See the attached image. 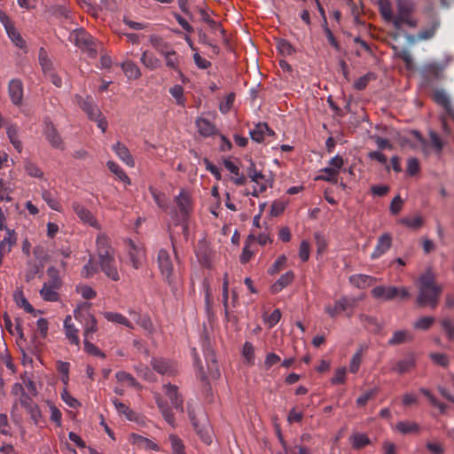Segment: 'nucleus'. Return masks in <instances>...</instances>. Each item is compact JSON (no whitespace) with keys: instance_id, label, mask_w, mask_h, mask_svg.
Instances as JSON below:
<instances>
[{"instance_id":"obj_1","label":"nucleus","mask_w":454,"mask_h":454,"mask_svg":"<svg viewBox=\"0 0 454 454\" xmlns=\"http://www.w3.org/2000/svg\"><path fill=\"white\" fill-rule=\"evenodd\" d=\"M97 254L99 259L102 271L112 281L120 280L118 270L115 265V260L113 255V248L110 246L109 239L106 234H99L96 240Z\"/></svg>"},{"instance_id":"obj_2","label":"nucleus","mask_w":454,"mask_h":454,"mask_svg":"<svg viewBox=\"0 0 454 454\" xmlns=\"http://www.w3.org/2000/svg\"><path fill=\"white\" fill-rule=\"evenodd\" d=\"M454 61V57L450 54H444L442 59H434L426 62L419 69L421 77V85L428 87L434 82L442 81L444 79L445 69Z\"/></svg>"},{"instance_id":"obj_3","label":"nucleus","mask_w":454,"mask_h":454,"mask_svg":"<svg viewBox=\"0 0 454 454\" xmlns=\"http://www.w3.org/2000/svg\"><path fill=\"white\" fill-rule=\"evenodd\" d=\"M432 98L435 104L443 109V113L440 116L442 132L446 136H450L452 129L448 124V119L454 122V106H452L450 97L444 90L434 89L432 93Z\"/></svg>"},{"instance_id":"obj_4","label":"nucleus","mask_w":454,"mask_h":454,"mask_svg":"<svg viewBox=\"0 0 454 454\" xmlns=\"http://www.w3.org/2000/svg\"><path fill=\"white\" fill-rule=\"evenodd\" d=\"M397 14L395 20V27L401 29L403 25L415 27L417 21L411 17L415 5L411 0H396Z\"/></svg>"},{"instance_id":"obj_5","label":"nucleus","mask_w":454,"mask_h":454,"mask_svg":"<svg viewBox=\"0 0 454 454\" xmlns=\"http://www.w3.org/2000/svg\"><path fill=\"white\" fill-rule=\"evenodd\" d=\"M175 202L177 209V211L175 213L178 215L179 220L183 222L181 224L182 232L184 236V239L187 240L189 230L187 224L184 223V222L189 217L192 209L190 195L188 192L182 190L180 193L175 197Z\"/></svg>"},{"instance_id":"obj_6","label":"nucleus","mask_w":454,"mask_h":454,"mask_svg":"<svg viewBox=\"0 0 454 454\" xmlns=\"http://www.w3.org/2000/svg\"><path fill=\"white\" fill-rule=\"evenodd\" d=\"M424 12L427 15L429 20L427 25L417 34L418 40L432 39L435 35L441 24L440 19L435 13L432 4H428L424 9Z\"/></svg>"},{"instance_id":"obj_7","label":"nucleus","mask_w":454,"mask_h":454,"mask_svg":"<svg viewBox=\"0 0 454 454\" xmlns=\"http://www.w3.org/2000/svg\"><path fill=\"white\" fill-rule=\"evenodd\" d=\"M441 292V286H420L417 302L420 307L434 308Z\"/></svg>"},{"instance_id":"obj_8","label":"nucleus","mask_w":454,"mask_h":454,"mask_svg":"<svg viewBox=\"0 0 454 454\" xmlns=\"http://www.w3.org/2000/svg\"><path fill=\"white\" fill-rule=\"evenodd\" d=\"M374 297L383 300L400 299L405 300L409 297V293L404 288H398L395 286H376L372 291Z\"/></svg>"},{"instance_id":"obj_9","label":"nucleus","mask_w":454,"mask_h":454,"mask_svg":"<svg viewBox=\"0 0 454 454\" xmlns=\"http://www.w3.org/2000/svg\"><path fill=\"white\" fill-rule=\"evenodd\" d=\"M158 266L164 279L169 284L176 282V274L173 270L170 255L166 249H160L157 256Z\"/></svg>"},{"instance_id":"obj_10","label":"nucleus","mask_w":454,"mask_h":454,"mask_svg":"<svg viewBox=\"0 0 454 454\" xmlns=\"http://www.w3.org/2000/svg\"><path fill=\"white\" fill-rule=\"evenodd\" d=\"M126 249L129 262L136 270L141 268L145 261V251L141 244H137L131 239L126 242Z\"/></svg>"},{"instance_id":"obj_11","label":"nucleus","mask_w":454,"mask_h":454,"mask_svg":"<svg viewBox=\"0 0 454 454\" xmlns=\"http://www.w3.org/2000/svg\"><path fill=\"white\" fill-rule=\"evenodd\" d=\"M43 133L51 147L61 151L65 150V142L50 120L44 121Z\"/></svg>"},{"instance_id":"obj_12","label":"nucleus","mask_w":454,"mask_h":454,"mask_svg":"<svg viewBox=\"0 0 454 454\" xmlns=\"http://www.w3.org/2000/svg\"><path fill=\"white\" fill-rule=\"evenodd\" d=\"M362 296L356 297H342L340 300L335 301L334 305H327L325 307V311L331 317H335L338 314L345 311L348 308H353L358 300H361Z\"/></svg>"},{"instance_id":"obj_13","label":"nucleus","mask_w":454,"mask_h":454,"mask_svg":"<svg viewBox=\"0 0 454 454\" xmlns=\"http://www.w3.org/2000/svg\"><path fill=\"white\" fill-rule=\"evenodd\" d=\"M164 393L171 403V405L177 411L184 412V397L179 392L178 387L170 383L163 386Z\"/></svg>"},{"instance_id":"obj_14","label":"nucleus","mask_w":454,"mask_h":454,"mask_svg":"<svg viewBox=\"0 0 454 454\" xmlns=\"http://www.w3.org/2000/svg\"><path fill=\"white\" fill-rule=\"evenodd\" d=\"M153 369L161 375L172 376L176 372V365L174 362L160 357L151 360Z\"/></svg>"},{"instance_id":"obj_15","label":"nucleus","mask_w":454,"mask_h":454,"mask_svg":"<svg viewBox=\"0 0 454 454\" xmlns=\"http://www.w3.org/2000/svg\"><path fill=\"white\" fill-rule=\"evenodd\" d=\"M72 208L82 223H87L90 226H92L96 229L100 228L98 221L93 216L91 212L89 209H87L84 206H82L80 202L74 201L72 203Z\"/></svg>"},{"instance_id":"obj_16","label":"nucleus","mask_w":454,"mask_h":454,"mask_svg":"<svg viewBox=\"0 0 454 454\" xmlns=\"http://www.w3.org/2000/svg\"><path fill=\"white\" fill-rule=\"evenodd\" d=\"M19 402L30 415L31 419L37 424L41 417V411L38 405L33 401L32 397L26 392L23 395L20 396Z\"/></svg>"},{"instance_id":"obj_17","label":"nucleus","mask_w":454,"mask_h":454,"mask_svg":"<svg viewBox=\"0 0 454 454\" xmlns=\"http://www.w3.org/2000/svg\"><path fill=\"white\" fill-rule=\"evenodd\" d=\"M9 97L15 106H20L23 99V84L19 79H12L8 86Z\"/></svg>"},{"instance_id":"obj_18","label":"nucleus","mask_w":454,"mask_h":454,"mask_svg":"<svg viewBox=\"0 0 454 454\" xmlns=\"http://www.w3.org/2000/svg\"><path fill=\"white\" fill-rule=\"evenodd\" d=\"M392 245V238L390 234L384 233L378 238L377 245L374 247L373 252L371 254L372 260L380 258L387 251L389 250Z\"/></svg>"},{"instance_id":"obj_19","label":"nucleus","mask_w":454,"mask_h":454,"mask_svg":"<svg viewBox=\"0 0 454 454\" xmlns=\"http://www.w3.org/2000/svg\"><path fill=\"white\" fill-rule=\"evenodd\" d=\"M155 402L157 403V406L162 414L164 419L168 424H169L172 427H175L176 424V419L175 415L172 410V407H170L167 401H165L159 394L154 395Z\"/></svg>"},{"instance_id":"obj_20","label":"nucleus","mask_w":454,"mask_h":454,"mask_svg":"<svg viewBox=\"0 0 454 454\" xmlns=\"http://www.w3.org/2000/svg\"><path fill=\"white\" fill-rule=\"evenodd\" d=\"M78 105L81 109L86 113L90 120L97 119L98 117L101 116L100 110L98 109V106L94 104V101L91 98H79Z\"/></svg>"},{"instance_id":"obj_21","label":"nucleus","mask_w":454,"mask_h":454,"mask_svg":"<svg viewBox=\"0 0 454 454\" xmlns=\"http://www.w3.org/2000/svg\"><path fill=\"white\" fill-rule=\"evenodd\" d=\"M64 329H65L66 337L69 340V342L79 348L80 347V338L78 335L79 330L72 323V317L70 315L67 316L64 320Z\"/></svg>"},{"instance_id":"obj_22","label":"nucleus","mask_w":454,"mask_h":454,"mask_svg":"<svg viewBox=\"0 0 454 454\" xmlns=\"http://www.w3.org/2000/svg\"><path fill=\"white\" fill-rule=\"evenodd\" d=\"M205 359L207 364L208 374L212 379H218L220 376V371L218 369L217 361L215 355L213 350L207 348L204 350Z\"/></svg>"},{"instance_id":"obj_23","label":"nucleus","mask_w":454,"mask_h":454,"mask_svg":"<svg viewBox=\"0 0 454 454\" xmlns=\"http://www.w3.org/2000/svg\"><path fill=\"white\" fill-rule=\"evenodd\" d=\"M416 366V359L413 354H409L404 359L395 362L392 371L400 374L409 372Z\"/></svg>"},{"instance_id":"obj_24","label":"nucleus","mask_w":454,"mask_h":454,"mask_svg":"<svg viewBox=\"0 0 454 454\" xmlns=\"http://www.w3.org/2000/svg\"><path fill=\"white\" fill-rule=\"evenodd\" d=\"M112 149L115 153V154L118 156V158L121 160H122L126 165H128L129 167L135 166L134 159L125 145H123L122 143L117 142L115 145H114L112 146Z\"/></svg>"},{"instance_id":"obj_25","label":"nucleus","mask_w":454,"mask_h":454,"mask_svg":"<svg viewBox=\"0 0 454 454\" xmlns=\"http://www.w3.org/2000/svg\"><path fill=\"white\" fill-rule=\"evenodd\" d=\"M249 134L254 141L261 143L264 140L265 134L272 136L274 134V131L271 129H270L266 123L260 122L256 124L253 129L250 130Z\"/></svg>"},{"instance_id":"obj_26","label":"nucleus","mask_w":454,"mask_h":454,"mask_svg":"<svg viewBox=\"0 0 454 454\" xmlns=\"http://www.w3.org/2000/svg\"><path fill=\"white\" fill-rule=\"evenodd\" d=\"M413 335L406 330H399L393 333L392 337L388 340L389 346H396L406 342H411Z\"/></svg>"},{"instance_id":"obj_27","label":"nucleus","mask_w":454,"mask_h":454,"mask_svg":"<svg viewBox=\"0 0 454 454\" xmlns=\"http://www.w3.org/2000/svg\"><path fill=\"white\" fill-rule=\"evenodd\" d=\"M196 127L199 133L205 137L213 136L216 132L215 126L206 118L197 119Z\"/></svg>"},{"instance_id":"obj_28","label":"nucleus","mask_w":454,"mask_h":454,"mask_svg":"<svg viewBox=\"0 0 454 454\" xmlns=\"http://www.w3.org/2000/svg\"><path fill=\"white\" fill-rule=\"evenodd\" d=\"M117 412L120 415L124 416L129 421H136L137 419V413L132 411L127 404L120 402L118 399L114 398L112 400Z\"/></svg>"},{"instance_id":"obj_29","label":"nucleus","mask_w":454,"mask_h":454,"mask_svg":"<svg viewBox=\"0 0 454 454\" xmlns=\"http://www.w3.org/2000/svg\"><path fill=\"white\" fill-rule=\"evenodd\" d=\"M3 320L4 327L9 332L10 334L14 335L16 333L20 340H25L22 326L19 320H17L14 329L12 327L11 317L6 312L3 316Z\"/></svg>"},{"instance_id":"obj_30","label":"nucleus","mask_w":454,"mask_h":454,"mask_svg":"<svg viewBox=\"0 0 454 454\" xmlns=\"http://www.w3.org/2000/svg\"><path fill=\"white\" fill-rule=\"evenodd\" d=\"M104 317L112 323L124 325L129 329H133V325L122 314L117 312L106 311L104 312Z\"/></svg>"},{"instance_id":"obj_31","label":"nucleus","mask_w":454,"mask_h":454,"mask_svg":"<svg viewBox=\"0 0 454 454\" xmlns=\"http://www.w3.org/2000/svg\"><path fill=\"white\" fill-rule=\"evenodd\" d=\"M140 60L142 64L150 70H155L161 66L160 60L150 51H145L142 54Z\"/></svg>"},{"instance_id":"obj_32","label":"nucleus","mask_w":454,"mask_h":454,"mask_svg":"<svg viewBox=\"0 0 454 454\" xmlns=\"http://www.w3.org/2000/svg\"><path fill=\"white\" fill-rule=\"evenodd\" d=\"M161 55L164 56L166 66L175 71H179V58L176 52L173 50L164 51L160 50Z\"/></svg>"},{"instance_id":"obj_33","label":"nucleus","mask_w":454,"mask_h":454,"mask_svg":"<svg viewBox=\"0 0 454 454\" xmlns=\"http://www.w3.org/2000/svg\"><path fill=\"white\" fill-rule=\"evenodd\" d=\"M149 191L157 206L163 211L167 212L169 208V201L167 199L166 195L162 192H158L156 189L153 187H150Z\"/></svg>"},{"instance_id":"obj_34","label":"nucleus","mask_w":454,"mask_h":454,"mask_svg":"<svg viewBox=\"0 0 454 454\" xmlns=\"http://www.w3.org/2000/svg\"><path fill=\"white\" fill-rule=\"evenodd\" d=\"M121 69L129 79H137L141 76L138 67L132 61H125L121 64Z\"/></svg>"},{"instance_id":"obj_35","label":"nucleus","mask_w":454,"mask_h":454,"mask_svg":"<svg viewBox=\"0 0 454 454\" xmlns=\"http://www.w3.org/2000/svg\"><path fill=\"white\" fill-rule=\"evenodd\" d=\"M380 4V11L383 19L388 22H392L395 26V20L396 19V15L393 14L391 5L387 0H379Z\"/></svg>"},{"instance_id":"obj_36","label":"nucleus","mask_w":454,"mask_h":454,"mask_svg":"<svg viewBox=\"0 0 454 454\" xmlns=\"http://www.w3.org/2000/svg\"><path fill=\"white\" fill-rule=\"evenodd\" d=\"M59 286H43V288L40 290V294L44 301H56L59 300V293L57 291V287Z\"/></svg>"},{"instance_id":"obj_37","label":"nucleus","mask_w":454,"mask_h":454,"mask_svg":"<svg viewBox=\"0 0 454 454\" xmlns=\"http://www.w3.org/2000/svg\"><path fill=\"white\" fill-rule=\"evenodd\" d=\"M393 50L395 51V56L401 59L407 69H412L414 63L412 56L409 50L403 48V49H398L396 46L393 47Z\"/></svg>"},{"instance_id":"obj_38","label":"nucleus","mask_w":454,"mask_h":454,"mask_svg":"<svg viewBox=\"0 0 454 454\" xmlns=\"http://www.w3.org/2000/svg\"><path fill=\"white\" fill-rule=\"evenodd\" d=\"M75 43L79 47L86 48L90 51L93 50L92 37L83 31H81L75 35Z\"/></svg>"},{"instance_id":"obj_39","label":"nucleus","mask_w":454,"mask_h":454,"mask_svg":"<svg viewBox=\"0 0 454 454\" xmlns=\"http://www.w3.org/2000/svg\"><path fill=\"white\" fill-rule=\"evenodd\" d=\"M349 440L352 443L353 448L355 449H362L371 443V441L368 438V436L362 433L353 434L350 436Z\"/></svg>"},{"instance_id":"obj_40","label":"nucleus","mask_w":454,"mask_h":454,"mask_svg":"<svg viewBox=\"0 0 454 454\" xmlns=\"http://www.w3.org/2000/svg\"><path fill=\"white\" fill-rule=\"evenodd\" d=\"M360 321L372 332L379 333L382 329V325L374 317L361 315Z\"/></svg>"},{"instance_id":"obj_41","label":"nucleus","mask_w":454,"mask_h":454,"mask_svg":"<svg viewBox=\"0 0 454 454\" xmlns=\"http://www.w3.org/2000/svg\"><path fill=\"white\" fill-rule=\"evenodd\" d=\"M83 328V337L86 339H92L93 333L98 331V321L95 317H89V320L82 325Z\"/></svg>"},{"instance_id":"obj_42","label":"nucleus","mask_w":454,"mask_h":454,"mask_svg":"<svg viewBox=\"0 0 454 454\" xmlns=\"http://www.w3.org/2000/svg\"><path fill=\"white\" fill-rule=\"evenodd\" d=\"M106 166L109 170L114 173L120 180L124 183L130 184L129 177L117 163L113 160H109L107 161Z\"/></svg>"},{"instance_id":"obj_43","label":"nucleus","mask_w":454,"mask_h":454,"mask_svg":"<svg viewBox=\"0 0 454 454\" xmlns=\"http://www.w3.org/2000/svg\"><path fill=\"white\" fill-rule=\"evenodd\" d=\"M129 314L133 316L134 319L141 327L150 333H153V323L148 316H140L133 310H129Z\"/></svg>"},{"instance_id":"obj_44","label":"nucleus","mask_w":454,"mask_h":454,"mask_svg":"<svg viewBox=\"0 0 454 454\" xmlns=\"http://www.w3.org/2000/svg\"><path fill=\"white\" fill-rule=\"evenodd\" d=\"M42 198L51 209L58 212L61 211V205L59 200H56L52 192L47 190H43L42 192Z\"/></svg>"},{"instance_id":"obj_45","label":"nucleus","mask_w":454,"mask_h":454,"mask_svg":"<svg viewBox=\"0 0 454 454\" xmlns=\"http://www.w3.org/2000/svg\"><path fill=\"white\" fill-rule=\"evenodd\" d=\"M222 296H223V306H224V309H225V319H226V321L230 322V323H236L237 322V317L232 315L228 310L229 286H223Z\"/></svg>"},{"instance_id":"obj_46","label":"nucleus","mask_w":454,"mask_h":454,"mask_svg":"<svg viewBox=\"0 0 454 454\" xmlns=\"http://www.w3.org/2000/svg\"><path fill=\"white\" fill-rule=\"evenodd\" d=\"M38 59L44 74H48L52 71V63L49 59L47 52L43 48L39 50Z\"/></svg>"},{"instance_id":"obj_47","label":"nucleus","mask_w":454,"mask_h":454,"mask_svg":"<svg viewBox=\"0 0 454 454\" xmlns=\"http://www.w3.org/2000/svg\"><path fill=\"white\" fill-rule=\"evenodd\" d=\"M396 429L402 434L418 433L419 426L415 422L400 421L396 424Z\"/></svg>"},{"instance_id":"obj_48","label":"nucleus","mask_w":454,"mask_h":454,"mask_svg":"<svg viewBox=\"0 0 454 454\" xmlns=\"http://www.w3.org/2000/svg\"><path fill=\"white\" fill-rule=\"evenodd\" d=\"M14 300L17 303V305L20 308H23L24 310L27 313H32L35 311L32 305L28 302V301L24 296L23 293L21 291H16L14 293Z\"/></svg>"},{"instance_id":"obj_49","label":"nucleus","mask_w":454,"mask_h":454,"mask_svg":"<svg viewBox=\"0 0 454 454\" xmlns=\"http://www.w3.org/2000/svg\"><path fill=\"white\" fill-rule=\"evenodd\" d=\"M24 168L28 176L35 178L43 177V172L42 171V169L31 160H26Z\"/></svg>"},{"instance_id":"obj_50","label":"nucleus","mask_w":454,"mask_h":454,"mask_svg":"<svg viewBox=\"0 0 454 454\" xmlns=\"http://www.w3.org/2000/svg\"><path fill=\"white\" fill-rule=\"evenodd\" d=\"M420 393L423 394L429 401V403L438 408L440 410V411L442 413H444L446 409H447V405L443 403H441L440 401H438L433 395L432 393L427 389V388H424V387H421L419 389Z\"/></svg>"},{"instance_id":"obj_51","label":"nucleus","mask_w":454,"mask_h":454,"mask_svg":"<svg viewBox=\"0 0 454 454\" xmlns=\"http://www.w3.org/2000/svg\"><path fill=\"white\" fill-rule=\"evenodd\" d=\"M321 172L323 175L318 176L316 180H324L333 184L337 183L339 174L335 172V169H332L331 168L326 167L321 169Z\"/></svg>"},{"instance_id":"obj_52","label":"nucleus","mask_w":454,"mask_h":454,"mask_svg":"<svg viewBox=\"0 0 454 454\" xmlns=\"http://www.w3.org/2000/svg\"><path fill=\"white\" fill-rule=\"evenodd\" d=\"M169 94L176 99V103L178 106H184L185 104V98L184 97L183 86L176 84L169 89Z\"/></svg>"},{"instance_id":"obj_53","label":"nucleus","mask_w":454,"mask_h":454,"mask_svg":"<svg viewBox=\"0 0 454 454\" xmlns=\"http://www.w3.org/2000/svg\"><path fill=\"white\" fill-rule=\"evenodd\" d=\"M168 440L171 444L173 454H185L184 445L178 436L175 434H170Z\"/></svg>"},{"instance_id":"obj_54","label":"nucleus","mask_w":454,"mask_h":454,"mask_svg":"<svg viewBox=\"0 0 454 454\" xmlns=\"http://www.w3.org/2000/svg\"><path fill=\"white\" fill-rule=\"evenodd\" d=\"M434 323L433 317H422L413 323V327L417 330H428Z\"/></svg>"},{"instance_id":"obj_55","label":"nucleus","mask_w":454,"mask_h":454,"mask_svg":"<svg viewBox=\"0 0 454 454\" xmlns=\"http://www.w3.org/2000/svg\"><path fill=\"white\" fill-rule=\"evenodd\" d=\"M5 30L10 39L15 43L16 46H18L19 48L25 47V41L22 39L20 33L13 27V25L10 27H7V29Z\"/></svg>"},{"instance_id":"obj_56","label":"nucleus","mask_w":454,"mask_h":454,"mask_svg":"<svg viewBox=\"0 0 454 454\" xmlns=\"http://www.w3.org/2000/svg\"><path fill=\"white\" fill-rule=\"evenodd\" d=\"M90 339H86V338H84V340H83L84 351L91 356L105 358L106 357L105 353L102 352L96 345L91 343L90 341Z\"/></svg>"},{"instance_id":"obj_57","label":"nucleus","mask_w":454,"mask_h":454,"mask_svg":"<svg viewBox=\"0 0 454 454\" xmlns=\"http://www.w3.org/2000/svg\"><path fill=\"white\" fill-rule=\"evenodd\" d=\"M242 355L249 364H254V345L251 342L246 341L244 343L242 348Z\"/></svg>"},{"instance_id":"obj_58","label":"nucleus","mask_w":454,"mask_h":454,"mask_svg":"<svg viewBox=\"0 0 454 454\" xmlns=\"http://www.w3.org/2000/svg\"><path fill=\"white\" fill-rule=\"evenodd\" d=\"M115 378L118 381H127L128 384L133 387H139L140 385L137 381V380L129 372H118L115 374Z\"/></svg>"},{"instance_id":"obj_59","label":"nucleus","mask_w":454,"mask_h":454,"mask_svg":"<svg viewBox=\"0 0 454 454\" xmlns=\"http://www.w3.org/2000/svg\"><path fill=\"white\" fill-rule=\"evenodd\" d=\"M194 430L206 444H210L212 442V435L207 427L199 425L198 427H194Z\"/></svg>"},{"instance_id":"obj_60","label":"nucleus","mask_w":454,"mask_h":454,"mask_svg":"<svg viewBox=\"0 0 454 454\" xmlns=\"http://www.w3.org/2000/svg\"><path fill=\"white\" fill-rule=\"evenodd\" d=\"M374 74L373 73H367L366 74L359 77L354 83V87L357 90H363L366 88L368 82L374 79Z\"/></svg>"},{"instance_id":"obj_61","label":"nucleus","mask_w":454,"mask_h":454,"mask_svg":"<svg viewBox=\"0 0 454 454\" xmlns=\"http://www.w3.org/2000/svg\"><path fill=\"white\" fill-rule=\"evenodd\" d=\"M442 330L450 340H454V323L450 318H442L440 322Z\"/></svg>"},{"instance_id":"obj_62","label":"nucleus","mask_w":454,"mask_h":454,"mask_svg":"<svg viewBox=\"0 0 454 454\" xmlns=\"http://www.w3.org/2000/svg\"><path fill=\"white\" fill-rule=\"evenodd\" d=\"M286 257L285 255L279 256L275 262L268 269V273L275 275L278 273L285 266L286 262Z\"/></svg>"},{"instance_id":"obj_63","label":"nucleus","mask_w":454,"mask_h":454,"mask_svg":"<svg viewBox=\"0 0 454 454\" xmlns=\"http://www.w3.org/2000/svg\"><path fill=\"white\" fill-rule=\"evenodd\" d=\"M281 318V311L278 309H274L269 316L264 317L265 323L269 328L275 326Z\"/></svg>"},{"instance_id":"obj_64","label":"nucleus","mask_w":454,"mask_h":454,"mask_svg":"<svg viewBox=\"0 0 454 454\" xmlns=\"http://www.w3.org/2000/svg\"><path fill=\"white\" fill-rule=\"evenodd\" d=\"M76 292L86 300H91L97 294L90 286H76Z\"/></svg>"}]
</instances>
